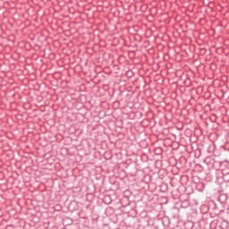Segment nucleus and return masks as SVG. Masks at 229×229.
<instances>
[{
  "mask_svg": "<svg viewBox=\"0 0 229 229\" xmlns=\"http://www.w3.org/2000/svg\"><path fill=\"white\" fill-rule=\"evenodd\" d=\"M222 173H223V174H229V172L228 173H225V170H222Z\"/></svg>",
  "mask_w": 229,
  "mask_h": 229,
  "instance_id": "obj_1",
  "label": "nucleus"
}]
</instances>
